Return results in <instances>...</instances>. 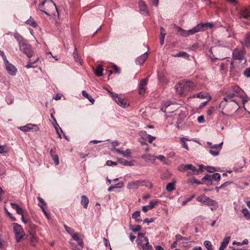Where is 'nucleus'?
<instances>
[{"mask_svg":"<svg viewBox=\"0 0 250 250\" xmlns=\"http://www.w3.org/2000/svg\"><path fill=\"white\" fill-rule=\"evenodd\" d=\"M72 237L73 239V240L77 242V243L79 245V247H81V248H83L84 243L83 242V239L79 236L78 233H75V234H73Z\"/></svg>","mask_w":250,"mask_h":250,"instance_id":"20","label":"nucleus"},{"mask_svg":"<svg viewBox=\"0 0 250 250\" xmlns=\"http://www.w3.org/2000/svg\"><path fill=\"white\" fill-rule=\"evenodd\" d=\"M237 98L241 99L243 104H245L243 91L237 85H234L232 88V92L228 95L227 97L224 98L223 100L220 104V107L224 108L227 102H232L239 105Z\"/></svg>","mask_w":250,"mask_h":250,"instance_id":"1","label":"nucleus"},{"mask_svg":"<svg viewBox=\"0 0 250 250\" xmlns=\"http://www.w3.org/2000/svg\"><path fill=\"white\" fill-rule=\"evenodd\" d=\"M240 18L248 19L250 18V8H243L239 12Z\"/></svg>","mask_w":250,"mask_h":250,"instance_id":"11","label":"nucleus"},{"mask_svg":"<svg viewBox=\"0 0 250 250\" xmlns=\"http://www.w3.org/2000/svg\"><path fill=\"white\" fill-rule=\"evenodd\" d=\"M115 152L121 154L125 157H129L130 156L131 151L129 149H127L125 151L121 150L118 148H114L113 149Z\"/></svg>","mask_w":250,"mask_h":250,"instance_id":"18","label":"nucleus"},{"mask_svg":"<svg viewBox=\"0 0 250 250\" xmlns=\"http://www.w3.org/2000/svg\"><path fill=\"white\" fill-rule=\"evenodd\" d=\"M10 205H11V207H12L13 209H15V210H16V211L18 210V209L21 208V207H20V206H19L18 204H15V203H11L10 204Z\"/></svg>","mask_w":250,"mask_h":250,"instance_id":"61","label":"nucleus"},{"mask_svg":"<svg viewBox=\"0 0 250 250\" xmlns=\"http://www.w3.org/2000/svg\"><path fill=\"white\" fill-rule=\"evenodd\" d=\"M64 228L65 229V230H66V231L69 233L70 235H71V236H72L74 234H75V233L74 232V230L71 229V228L66 226V225H64Z\"/></svg>","mask_w":250,"mask_h":250,"instance_id":"47","label":"nucleus"},{"mask_svg":"<svg viewBox=\"0 0 250 250\" xmlns=\"http://www.w3.org/2000/svg\"><path fill=\"white\" fill-rule=\"evenodd\" d=\"M193 97L199 98L201 99H204V98L207 97V94L204 92H200V93L197 94L196 95H194Z\"/></svg>","mask_w":250,"mask_h":250,"instance_id":"49","label":"nucleus"},{"mask_svg":"<svg viewBox=\"0 0 250 250\" xmlns=\"http://www.w3.org/2000/svg\"><path fill=\"white\" fill-rule=\"evenodd\" d=\"M222 144L223 142L210 146L209 150V153L214 156H217L222 148Z\"/></svg>","mask_w":250,"mask_h":250,"instance_id":"9","label":"nucleus"},{"mask_svg":"<svg viewBox=\"0 0 250 250\" xmlns=\"http://www.w3.org/2000/svg\"><path fill=\"white\" fill-rule=\"evenodd\" d=\"M187 37L190 35H194L196 33L201 32L200 28L199 27L198 25L197 24L196 26L194 27L193 28L187 30Z\"/></svg>","mask_w":250,"mask_h":250,"instance_id":"25","label":"nucleus"},{"mask_svg":"<svg viewBox=\"0 0 250 250\" xmlns=\"http://www.w3.org/2000/svg\"><path fill=\"white\" fill-rule=\"evenodd\" d=\"M0 55L1 56V57L3 59L4 63L6 61H8V60H7L6 57L3 51L0 50Z\"/></svg>","mask_w":250,"mask_h":250,"instance_id":"62","label":"nucleus"},{"mask_svg":"<svg viewBox=\"0 0 250 250\" xmlns=\"http://www.w3.org/2000/svg\"><path fill=\"white\" fill-rule=\"evenodd\" d=\"M124 186V183L123 182H119L114 185L115 188H121Z\"/></svg>","mask_w":250,"mask_h":250,"instance_id":"64","label":"nucleus"},{"mask_svg":"<svg viewBox=\"0 0 250 250\" xmlns=\"http://www.w3.org/2000/svg\"><path fill=\"white\" fill-rule=\"evenodd\" d=\"M113 68L114 69V71L110 70V74H111L113 72H116L117 73L119 74L120 73V68L116 65H114L113 66Z\"/></svg>","mask_w":250,"mask_h":250,"instance_id":"55","label":"nucleus"},{"mask_svg":"<svg viewBox=\"0 0 250 250\" xmlns=\"http://www.w3.org/2000/svg\"><path fill=\"white\" fill-rule=\"evenodd\" d=\"M13 36L18 42L20 50L26 54L28 58H31L33 55V52L30 44L18 32L14 33Z\"/></svg>","mask_w":250,"mask_h":250,"instance_id":"2","label":"nucleus"},{"mask_svg":"<svg viewBox=\"0 0 250 250\" xmlns=\"http://www.w3.org/2000/svg\"><path fill=\"white\" fill-rule=\"evenodd\" d=\"M152 157L155 158L154 160H155L156 159L162 161L163 162L164 164L169 165L171 164V162L170 160H168V159L166 158L163 155H159L157 156H152Z\"/></svg>","mask_w":250,"mask_h":250,"instance_id":"21","label":"nucleus"},{"mask_svg":"<svg viewBox=\"0 0 250 250\" xmlns=\"http://www.w3.org/2000/svg\"><path fill=\"white\" fill-rule=\"evenodd\" d=\"M211 199L205 195H200L196 198L197 201L207 206H208Z\"/></svg>","mask_w":250,"mask_h":250,"instance_id":"17","label":"nucleus"},{"mask_svg":"<svg viewBox=\"0 0 250 250\" xmlns=\"http://www.w3.org/2000/svg\"><path fill=\"white\" fill-rule=\"evenodd\" d=\"M139 6L140 10L142 12L143 14L148 15L149 12L147 10V5L145 1L140 0L139 2Z\"/></svg>","mask_w":250,"mask_h":250,"instance_id":"16","label":"nucleus"},{"mask_svg":"<svg viewBox=\"0 0 250 250\" xmlns=\"http://www.w3.org/2000/svg\"><path fill=\"white\" fill-rule=\"evenodd\" d=\"M140 211L137 210L132 214V218L135 220L136 222H140L142 221V220L139 218V217L140 216Z\"/></svg>","mask_w":250,"mask_h":250,"instance_id":"28","label":"nucleus"},{"mask_svg":"<svg viewBox=\"0 0 250 250\" xmlns=\"http://www.w3.org/2000/svg\"><path fill=\"white\" fill-rule=\"evenodd\" d=\"M69 243H70L73 250H82L83 249V248H81V247H79L77 246L74 243L71 242V241H70Z\"/></svg>","mask_w":250,"mask_h":250,"instance_id":"52","label":"nucleus"},{"mask_svg":"<svg viewBox=\"0 0 250 250\" xmlns=\"http://www.w3.org/2000/svg\"><path fill=\"white\" fill-rule=\"evenodd\" d=\"M38 60H39L38 58H37L34 62H32L31 60H30L29 61H28V62H27L26 65L25 66V67H26L27 68L34 67V66L33 65V64H34L35 63L37 62L38 61Z\"/></svg>","mask_w":250,"mask_h":250,"instance_id":"46","label":"nucleus"},{"mask_svg":"<svg viewBox=\"0 0 250 250\" xmlns=\"http://www.w3.org/2000/svg\"><path fill=\"white\" fill-rule=\"evenodd\" d=\"M204 245L208 250H214L212 248V244L209 241L206 240L204 241Z\"/></svg>","mask_w":250,"mask_h":250,"instance_id":"44","label":"nucleus"},{"mask_svg":"<svg viewBox=\"0 0 250 250\" xmlns=\"http://www.w3.org/2000/svg\"><path fill=\"white\" fill-rule=\"evenodd\" d=\"M194 196H195L194 195H193L191 196H190V197L188 198L185 200L183 201L181 203L182 205V206L186 205L188 202H190L193 198H194Z\"/></svg>","mask_w":250,"mask_h":250,"instance_id":"54","label":"nucleus"},{"mask_svg":"<svg viewBox=\"0 0 250 250\" xmlns=\"http://www.w3.org/2000/svg\"><path fill=\"white\" fill-rule=\"evenodd\" d=\"M203 166H200L199 168L197 169L195 167L193 166L192 165V167L190 168L191 172H188L187 176H190L192 175H196L202 172L203 171Z\"/></svg>","mask_w":250,"mask_h":250,"instance_id":"15","label":"nucleus"},{"mask_svg":"<svg viewBox=\"0 0 250 250\" xmlns=\"http://www.w3.org/2000/svg\"><path fill=\"white\" fill-rule=\"evenodd\" d=\"M145 132L146 134V136H147V137L148 139V142L150 143H151L156 139L155 137L152 136L149 134H147L146 132Z\"/></svg>","mask_w":250,"mask_h":250,"instance_id":"58","label":"nucleus"},{"mask_svg":"<svg viewBox=\"0 0 250 250\" xmlns=\"http://www.w3.org/2000/svg\"><path fill=\"white\" fill-rule=\"evenodd\" d=\"M138 247L142 250H153L152 246L149 244L148 241L142 244L141 246H138Z\"/></svg>","mask_w":250,"mask_h":250,"instance_id":"26","label":"nucleus"},{"mask_svg":"<svg viewBox=\"0 0 250 250\" xmlns=\"http://www.w3.org/2000/svg\"><path fill=\"white\" fill-rule=\"evenodd\" d=\"M244 75L247 77H250V67L247 68L244 71Z\"/></svg>","mask_w":250,"mask_h":250,"instance_id":"57","label":"nucleus"},{"mask_svg":"<svg viewBox=\"0 0 250 250\" xmlns=\"http://www.w3.org/2000/svg\"><path fill=\"white\" fill-rule=\"evenodd\" d=\"M8 152L7 146H0V153L3 154Z\"/></svg>","mask_w":250,"mask_h":250,"instance_id":"51","label":"nucleus"},{"mask_svg":"<svg viewBox=\"0 0 250 250\" xmlns=\"http://www.w3.org/2000/svg\"><path fill=\"white\" fill-rule=\"evenodd\" d=\"M4 64L5 65L6 70L10 75L15 76L16 75L17 69L13 64L10 63L8 61L4 62Z\"/></svg>","mask_w":250,"mask_h":250,"instance_id":"8","label":"nucleus"},{"mask_svg":"<svg viewBox=\"0 0 250 250\" xmlns=\"http://www.w3.org/2000/svg\"><path fill=\"white\" fill-rule=\"evenodd\" d=\"M176 28H177L178 31L180 33V35L181 36L183 37H187V30L182 29L181 27L179 26H176Z\"/></svg>","mask_w":250,"mask_h":250,"instance_id":"42","label":"nucleus"},{"mask_svg":"<svg viewBox=\"0 0 250 250\" xmlns=\"http://www.w3.org/2000/svg\"><path fill=\"white\" fill-rule=\"evenodd\" d=\"M113 99L116 103L121 106L125 107L129 105L125 99H122L118 94L114 95Z\"/></svg>","mask_w":250,"mask_h":250,"instance_id":"10","label":"nucleus"},{"mask_svg":"<svg viewBox=\"0 0 250 250\" xmlns=\"http://www.w3.org/2000/svg\"><path fill=\"white\" fill-rule=\"evenodd\" d=\"M145 183V181L143 180H137L135 181H133L129 182L127 185V188L128 189H137L139 187L142 186L144 185V183Z\"/></svg>","mask_w":250,"mask_h":250,"instance_id":"7","label":"nucleus"},{"mask_svg":"<svg viewBox=\"0 0 250 250\" xmlns=\"http://www.w3.org/2000/svg\"><path fill=\"white\" fill-rule=\"evenodd\" d=\"M202 181L205 182V181H207L206 184L208 185H211L212 178L211 175L206 174L203 178Z\"/></svg>","mask_w":250,"mask_h":250,"instance_id":"31","label":"nucleus"},{"mask_svg":"<svg viewBox=\"0 0 250 250\" xmlns=\"http://www.w3.org/2000/svg\"><path fill=\"white\" fill-rule=\"evenodd\" d=\"M13 231L17 242H20L25 235L21 226L17 223L13 224Z\"/></svg>","mask_w":250,"mask_h":250,"instance_id":"5","label":"nucleus"},{"mask_svg":"<svg viewBox=\"0 0 250 250\" xmlns=\"http://www.w3.org/2000/svg\"><path fill=\"white\" fill-rule=\"evenodd\" d=\"M205 169L209 172H213L216 170L215 167L210 166L206 167Z\"/></svg>","mask_w":250,"mask_h":250,"instance_id":"56","label":"nucleus"},{"mask_svg":"<svg viewBox=\"0 0 250 250\" xmlns=\"http://www.w3.org/2000/svg\"><path fill=\"white\" fill-rule=\"evenodd\" d=\"M208 206L210 207V209L212 211L216 210L219 207L218 202L213 199L210 200Z\"/></svg>","mask_w":250,"mask_h":250,"instance_id":"24","label":"nucleus"},{"mask_svg":"<svg viewBox=\"0 0 250 250\" xmlns=\"http://www.w3.org/2000/svg\"><path fill=\"white\" fill-rule=\"evenodd\" d=\"M242 212L244 215V217L248 220L250 219V213L248 209L246 208H243Z\"/></svg>","mask_w":250,"mask_h":250,"instance_id":"40","label":"nucleus"},{"mask_svg":"<svg viewBox=\"0 0 250 250\" xmlns=\"http://www.w3.org/2000/svg\"><path fill=\"white\" fill-rule=\"evenodd\" d=\"M159 202L160 201L158 200H152L149 202V205H148L151 209L153 208L156 205H157Z\"/></svg>","mask_w":250,"mask_h":250,"instance_id":"45","label":"nucleus"},{"mask_svg":"<svg viewBox=\"0 0 250 250\" xmlns=\"http://www.w3.org/2000/svg\"><path fill=\"white\" fill-rule=\"evenodd\" d=\"M37 199L39 201V203L38 204V206L40 207L42 210V208H45L46 207V203L45 202V201L43 200V199H42L40 197H38Z\"/></svg>","mask_w":250,"mask_h":250,"instance_id":"35","label":"nucleus"},{"mask_svg":"<svg viewBox=\"0 0 250 250\" xmlns=\"http://www.w3.org/2000/svg\"><path fill=\"white\" fill-rule=\"evenodd\" d=\"M42 211L44 212V213L45 216L47 217V218L48 219H50L51 216H50L49 212L46 211L45 208H42Z\"/></svg>","mask_w":250,"mask_h":250,"instance_id":"60","label":"nucleus"},{"mask_svg":"<svg viewBox=\"0 0 250 250\" xmlns=\"http://www.w3.org/2000/svg\"><path fill=\"white\" fill-rule=\"evenodd\" d=\"M148 82V78L144 79L140 81L139 87V92L140 95L144 94L145 92L146 88Z\"/></svg>","mask_w":250,"mask_h":250,"instance_id":"13","label":"nucleus"},{"mask_svg":"<svg viewBox=\"0 0 250 250\" xmlns=\"http://www.w3.org/2000/svg\"><path fill=\"white\" fill-rule=\"evenodd\" d=\"M130 229L132 230L133 232H135L140 231L141 229V227L139 225H136L134 226H132L130 228Z\"/></svg>","mask_w":250,"mask_h":250,"instance_id":"53","label":"nucleus"},{"mask_svg":"<svg viewBox=\"0 0 250 250\" xmlns=\"http://www.w3.org/2000/svg\"><path fill=\"white\" fill-rule=\"evenodd\" d=\"M54 128L56 130V133L58 134L59 138L62 139V137L61 133L63 132L62 128L60 127V126L57 123L55 124L54 125Z\"/></svg>","mask_w":250,"mask_h":250,"instance_id":"36","label":"nucleus"},{"mask_svg":"<svg viewBox=\"0 0 250 250\" xmlns=\"http://www.w3.org/2000/svg\"><path fill=\"white\" fill-rule=\"evenodd\" d=\"M52 158L54 161V163L56 166L59 164V156L57 154H52Z\"/></svg>","mask_w":250,"mask_h":250,"instance_id":"50","label":"nucleus"},{"mask_svg":"<svg viewBox=\"0 0 250 250\" xmlns=\"http://www.w3.org/2000/svg\"><path fill=\"white\" fill-rule=\"evenodd\" d=\"M233 58L236 60H243L244 58V52L238 49H235L232 53Z\"/></svg>","mask_w":250,"mask_h":250,"instance_id":"12","label":"nucleus"},{"mask_svg":"<svg viewBox=\"0 0 250 250\" xmlns=\"http://www.w3.org/2000/svg\"><path fill=\"white\" fill-rule=\"evenodd\" d=\"M230 240V237L228 236L226 237L223 241L221 242V246H220L219 248V250H224L227 247L228 244L229 243V242Z\"/></svg>","mask_w":250,"mask_h":250,"instance_id":"22","label":"nucleus"},{"mask_svg":"<svg viewBox=\"0 0 250 250\" xmlns=\"http://www.w3.org/2000/svg\"><path fill=\"white\" fill-rule=\"evenodd\" d=\"M118 162L124 166L133 165V162L132 161H128L123 158L119 159Z\"/></svg>","mask_w":250,"mask_h":250,"instance_id":"38","label":"nucleus"},{"mask_svg":"<svg viewBox=\"0 0 250 250\" xmlns=\"http://www.w3.org/2000/svg\"><path fill=\"white\" fill-rule=\"evenodd\" d=\"M212 180H214L215 181H219L221 178L220 174L218 173H214L213 174L211 175Z\"/></svg>","mask_w":250,"mask_h":250,"instance_id":"48","label":"nucleus"},{"mask_svg":"<svg viewBox=\"0 0 250 250\" xmlns=\"http://www.w3.org/2000/svg\"><path fill=\"white\" fill-rule=\"evenodd\" d=\"M148 241L147 237L145 236V234L143 233H139L138 234V239L137 240V244L138 247L141 246L143 243Z\"/></svg>","mask_w":250,"mask_h":250,"instance_id":"14","label":"nucleus"},{"mask_svg":"<svg viewBox=\"0 0 250 250\" xmlns=\"http://www.w3.org/2000/svg\"><path fill=\"white\" fill-rule=\"evenodd\" d=\"M89 202V199L86 196H82L81 203L84 208H87Z\"/></svg>","mask_w":250,"mask_h":250,"instance_id":"27","label":"nucleus"},{"mask_svg":"<svg viewBox=\"0 0 250 250\" xmlns=\"http://www.w3.org/2000/svg\"><path fill=\"white\" fill-rule=\"evenodd\" d=\"M95 74L99 77L103 76V69L101 65H98L95 70Z\"/></svg>","mask_w":250,"mask_h":250,"instance_id":"34","label":"nucleus"},{"mask_svg":"<svg viewBox=\"0 0 250 250\" xmlns=\"http://www.w3.org/2000/svg\"><path fill=\"white\" fill-rule=\"evenodd\" d=\"M117 163L115 162H113L111 160H108L106 162V165L108 166H116Z\"/></svg>","mask_w":250,"mask_h":250,"instance_id":"59","label":"nucleus"},{"mask_svg":"<svg viewBox=\"0 0 250 250\" xmlns=\"http://www.w3.org/2000/svg\"><path fill=\"white\" fill-rule=\"evenodd\" d=\"M187 182L188 184H190L191 185H193L194 184L196 185H200L202 184V183L200 181L197 180L194 177H192L191 178L188 179L187 181Z\"/></svg>","mask_w":250,"mask_h":250,"instance_id":"33","label":"nucleus"},{"mask_svg":"<svg viewBox=\"0 0 250 250\" xmlns=\"http://www.w3.org/2000/svg\"><path fill=\"white\" fill-rule=\"evenodd\" d=\"M243 46L249 47L250 46V33L248 34L245 39L243 42H242Z\"/></svg>","mask_w":250,"mask_h":250,"instance_id":"32","label":"nucleus"},{"mask_svg":"<svg viewBox=\"0 0 250 250\" xmlns=\"http://www.w3.org/2000/svg\"><path fill=\"white\" fill-rule=\"evenodd\" d=\"M194 87V84L192 82H182L179 83L176 86V90L177 93L180 95H186Z\"/></svg>","mask_w":250,"mask_h":250,"instance_id":"4","label":"nucleus"},{"mask_svg":"<svg viewBox=\"0 0 250 250\" xmlns=\"http://www.w3.org/2000/svg\"><path fill=\"white\" fill-rule=\"evenodd\" d=\"M39 9L48 16L55 15L54 11L58 12L56 4L51 0H45L39 5Z\"/></svg>","mask_w":250,"mask_h":250,"instance_id":"3","label":"nucleus"},{"mask_svg":"<svg viewBox=\"0 0 250 250\" xmlns=\"http://www.w3.org/2000/svg\"><path fill=\"white\" fill-rule=\"evenodd\" d=\"M200 31H204L208 28H212L213 26V23L211 22H206L204 23L198 24Z\"/></svg>","mask_w":250,"mask_h":250,"instance_id":"19","label":"nucleus"},{"mask_svg":"<svg viewBox=\"0 0 250 250\" xmlns=\"http://www.w3.org/2000/svg\"><path fill=\"white\" fill-rule=\"evenodd\" d=\"M174 56L175 57H184V58H189L188 54L186 52H183V51L179 52L178 54L175 55Z\"/></svg>","mask_w":250,"mask_h":250,"instance_id":"43","label":"nucleus"},{"mask_svg":"<svg viewBox=\"0 0 250 250\" xmlns=\"http://www.w3.org/2000/svg\"><path fill=\"white\" fill-rule=\"evenodd\" d=\"M19 129L23 132L29 131H37L39 130V127L34 124H28L24 126H20Z\"/></svg>","mask_w":250,"mask_h":250,"instance_id":"6","label":"nucleus"},{"mask_svg":"<svg viewBox=\"0 0 250 250\" xmlns=\"http://www.w3.org/2000/svg\"><path fill=\"white\" fill-rule=\"evenodd\" d=\"M82 95L83 97L87 98L89 101V102H90L92 104L94 103V99L92 98V97L91 95L88 94L86 91L83 90L82 91Z\"/></svg>","mask_w":250,"mask_h":250,"instance_id":"30","label":"nucleus"},{"mask_svg":"<svg viewBox=\"0 0 250 250\" xmlns=\"http://www.w3.org/2000/svg\"><path fill=\"white\" fill-rule=\"evenodd\" d=\"M180 140L183 143V145H182L183 147L187 150H188V144L186 143V141H190V140L188 139L185 138V137L181 138Z\"/></svg>","mask_w":250,"mask_h":250,"instance_id":"39","label":"nucleus"},{"mask_svg":"<svg viewBox=\"0 0 250 250\" xmlns=\"http://www.w3.org/2000/svg\"><path fill=\"white\" fill-rule=\"evenodd\" d=\"M25 23L27 24L31 25L33 27H37L38 26L37 22L31 17H30L29 19L26 21Z\"/></svg>","mask_w":250,"mask_h":250,"instance_id":"29","label":"nucleus"},{"mask_svg":"<svg viewBox=\"0 0 250 250\" xmlns=\"http://www.w3.org/2000/svg\"><path fill=\"white\" fill-rule=\"evenodd\" d=\"M148 57V54L147 52H145L142 55H141L139 57H138L136 61V62L138 64H142L146 60Z\"/></svg>","mask_w":250,"mask_h":250,"instance_id":"23","label":"nucleus"},{"mask_svg":"<svg viewBox=\"0 0 250 250\" xmlns=\"http://www.w3.org/2000/svg\"><path fill=\"white\" fill-rule=\"evenodd\" d=\"M197 121L199 123H204L205 122L204 117L203 116H200L198 117Z\"/></svg>","mask_w":250,"mask_h":250,"instance_id":"63","label":"nucleus"},{"mask_svg":"<svg viewBox=\"0 0 250 250\" xmlns=\"http://www.w3.org/2000/svg\"><path fill=\"white\" fill-rule=\"evenodd\" d=\"M175 188V184L174 182L169 183L167 184L166 189L167 191L170 192Z\"/></svg>","mask_w":250,"mask_h":250,"instance_id":"37","label":"nucleus"},{"mask_svg":"<svg viewBox=\"0 0 250 250\" xmlns=\"http://www.w3.org/2000/svg\"><path fill=\"white\" fill-rule=\"evenodd\" d=\"M30 240L31 244L33 245H35L38 241V239L37 236L34 234H30Z\"/></svg>","mask_w":250,"mask_h":250,"instance_id":"41","label":"nucleus"}]
</instances>
